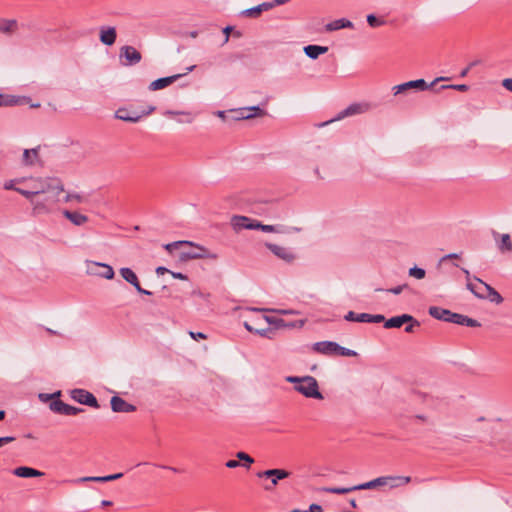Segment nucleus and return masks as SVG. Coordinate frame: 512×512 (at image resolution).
<instances>
[{
	"mask_svg": "<svg viewBox=\"0 0 512 512\" xmlns=\"http://www.w3.org/2000/svg\"><path fill=\"white\" fill-rule=\"evenodd\" d=\"M179 247H188L189 249L181 252L180 258L182 260L189 259H217L218 255L215 252L210 251L206 247L196 244L191 241H176L165 245V249L171 252L173 249Z\"/></svg>",
	"mask_w": 512,
	"mask_h": 512,
	"instance_id": "obj_1",
	"label": "nucleus"
},
{
	"mask_svg": "<svg viewBox=\"0 0 512 512\" xmlns=\"http://www.w3.org/2000/svg\"><path fill=\"white\" fill-rule=\"evenodd\" d=\"M285 380L294 385V390L306 398L322 400L324 397L319 390L317 380L312 376H287Z\"/></svg>",
	"mask_w": 512,
	"mask_h": 512,
	"instance_id": "obj_2",
	"label": "nucleus"
},
{
	"mask_svg": "<svg viewBox=\"0 0 512 512\" xmlns=\"http://www.w3.org/2000/svg\"><path fill=\"white\" fill-rule=\"evenodd\" d=\"M36 215L46 214L57 209V202L51 194H25Z\"/></svg>",
	"mask_w": 512,
	"mask_h": 512,
	"instance_id": "obj_3",
	"label": "nucleus"
},
{
	"mask_svg": "<svg viewBox=\"0 0 512 512\" xmlns=\"http://www.w3.org/2000/svg\"><path fill=\"white\" fill-rule=\"evenodd\" d=\"M269 317L264 315H254L250 319L245 320L243 325L249 332L256 333L261 337L271 339L273 336V330L269 328Z\"/></svg>",
	"mask_w": 512,
	"mask_h": 512,
	"instance_id": "obj_4",
	"label": "nucleus"
},
{
	"mask_svg": "<svg viewBox=\"0 0 512 512\" xmlns=\"http://www.w3.org/2000/svg\"><path fill=\"white\" fill-rule=\"evenodd\" d=\"M86 273L92 276H98L107 280L114 278L115 272L112 266L106 263L86 260Z\"/></svg>",
	"mask_w": 512,
	"mask_h": 512,
	"instance_id": "obj_5",
	"label": "nucleus"
},
{
	"mask_svg": "<svg viewBox=\"0 0 512 512\" xmlns=\"http://www.w3.org/2000/svg\"><path fill=\"white\" fill-rule=\"evenodd\" d=\"M377 486L388 487L389 489H396L411 482L409 476H380L376 478Z\"/></svg>",
	"mask_w": 512,
	"mask_h": 512,
	"instance_id": "obj_6",
	"label": "nucleus"
},
{
	"mask_svg": "<svg viewBox=\"0 0 512 512\" xmlns=\"http://www.w3.org/2000/svg\"><path fill=\"white\" fill-rule=\"evenodd\" d=\"M428 88L429 86L424 79H417L393 86L392 92L394 96H397L399 94H404L412 89L424 91Z\"/></svg>",
	"mask_w": 512,
	"mask_h": 512,
	"instance_id": "obj_7",
	"label": "nucleus"
},
{
	"mask_svg": "<svg viewBox=\"0 0 512 512\" xmlns=\"http://www.w3.org/2000/svg\"><path fill=\"white\" fill-rule=\"evenodd\" d=\"M120 59L125 66H131L139 63L142 59L141 53L133 46H123L120 49Z\"/></svg>",
	"mask_w": 512,
	"mask_h": 512,
	"instance_id": "obj_8",
	"label": "nucleus"
},
{
	"mask_svg": "<svg viewBox=\"0 0 512 512\" xmlns=\"http://www.w3.org/2000/svg\"><path fill=\"white\" fill-rule=\"evenodd\" d=\"M266 247L280 260L284 261L285 263L291 264L296 259V254L293 252L292 249L280 246L277 244L267 243Z\"/></svg>",
	"mask_w": 512,
	"mask_h": 512,
	"instance_id": "obj_9",
	"label": "nucleus"
},
{
	"mask_svg": "<svg viewBox=\"0 0 512 512\" xmlns=\"http://www.w3.org/2000/svg\"><path fill=\"white\" fill-rule=\"evenodd\" d=\"M154 109V107L150 106L148 110L139 113L136 111H130L127 108H120L116 111V117L120 120L134 123L139 121L143 116L151 114Z\"/></svg>",
	"mask_w": 512,
	"mask_h": 512,
	"instance_id": "obj_10",
	"label": "nucleus"
},
{
	"mask_svg": "<svg viewBox=\"0 0 512 512\" xmlns=\"http://www.w3.org/2000/svg\"><path fill=\"white\" fill-rule=\"evenodd\" d=\"M291 475V472L284 469H269L262 472L257 473L258 478H267L270 479L272 487L278 485L279 481L288 478Z\"/></svg>",
	"mask_w": 512,
	"mask_h": 512,
	"instance_id": "obj_11",
	"label": "nucleus"
},
{
	"mask_svg": "<svg viewBox=\"0 0 512 512\" xmlns=\"http://www.w3.org/2000/svg\"><path fill=\"white\" fill-rule=\"evenodd\" d=\"M231 226L235 232L243 229L255 230L258 228V221L251 220L246 216L235 215L231 218Z\"/></svg>",
	"mask_w": 512,
	"mask_h": 512,
	"instance_id": "obj_12",
	"label": "nucleus"
},
{
	"mask_svg": "<svg viewBox=\"0 0 512 512\" xmlns=\"http://www.w3.org/2000/svg\"><path fill=\"white\" fill-rule=\"evenodd\" d=\"M71 397L80 404L98 408L96 397L86 390L75 389L71 392Z\"/></svg>",
	"mask_w": 512,
	"mask_h": 512,
	"instance_id": "obj_13",
	"label": "nucleus"
},
{
	"mask_svg": "<svg viewBox=\"0 0 512 512\" xmlns=\"http://www.w3.org/2000/svg\"><path fill=\"white\" fill-rule=\"evenodd\" d=\"M49 407L53 412L61 415H77L83 411V409L66 404L61 400H53Z\"/></svg>",
	"mask_w": 512,
	"mask_h": 512,
	"instance_id": "obj_14",
	"label": "nucleus"
},
{
	"mask_svg": "<svg viewBox=\"0 0 512 512\" xmlns=\"http://www.w3.org/2000/svg\"><path fill=\"white\" fill-rule=\"evenodd\" d=\"M368 108H369V106L367 104H359V103L351 104L346 109L341 111L336 118H334V119H332L330 121L324 122V123L320 124L319 126L322 127V126H325L328 123H331V122L336 121V120H340V119L345 118L347 116H352V115H355V114L363 113V112L367 111Z\"/></svg>",
	"mask_w": 512,
	"mask_h": 512,
	"instance_id": "obj_15",
	"label": "nucleus"
},
{
	"mask_svg": "<svg viewBox=\"0 0 512 512\" xmlns=\"http://www.w3.org/2000/svg\"><path fill=\"white\" fill-rule=\"evenodd\" d=\"M41 183V190L39 192H63L64 185L61 179L57 177H47L39 181Z\"/></svg>",
	"mask_w": 512,
	"mask_h": 512,
	"instance_id": "obj_16",
	"label": "nucleus"
},
{
	"mask_svg": "<svg viewBox=\"0 0 512 512\" xmlns=\"http://www.w3.org/2000/svg\"><path fill=\"white\" fill-rule=\"evenodd\" d=\"M111 409L117 413H130L136 410V407L119 396H113L110 401Z\"/></svg>",
	"mask_w": 512,
	"mask_h": 512,
	"instance_id": "obj_17",
	"label": "nucleus"
},
{
	"mask_svg": "<svg viewBox=\"0 0 512 512\" xmlns=\"http://www.w3.org/2000/svg\"><path fill=\"white\" fill-rule=\"evenodd\" d=\"M467 288L478 298H485L486 292L490 289V285L483 282L478 278H474L473 281H468Z\"/></svg>",
	"mask_w": 512,
	"mask_h": 512,
	"instance_id": "obj_18",
	"label": "nucleus"
},
{
	"mask_svg": "<svg viewBox=\"0 0 512 512\" xmlns=\"http://www.w3.org/2000/svg\"><path fill=\"white\" fill-rule=\"evenodd\" d=\"M337 344L333 341H320L313 344V350L327 356L336 355Z\"/></svg>",
	"mask_w": 512,
	"mask_h": 512,
	"instance_id": "obj_19",
	"label": "nucleus"
},
{
	"mask_svg": "<svg viewBox=\"0 0 512 512\" xmlns=\"http://www.w3.org/2000/svg\"><path fill=\"white\" fill-rule=\"evenodd\" d=\"M496 245L501 253L512 252V241L509 234L493 233Z\"/></svg>",
	"mask_w": 512,
	"mask_h": 512,
	"instance_id": "obj_20",
	"label": "nucleus"
},
{
	"mask_svg": "<svg viewBox=\"0 0 512 512\" xmlns=\"http://www.w3.org/2000/svg\"><path fill=\"white\" fill-rule=\"evenodd\" d=\"M408 321H413V316L409 314H402L398 316H394L389 318L384 322V327L387 329L391 328H400L404 324L408 323Z\"/></svg>",
	"mask_w": 512,
	"mask_h": 512,
	"instance_id": "obj_21",
	"label": "nucleus"
},
{
	"mask_svg": "<svg viewBox=\"0 0 512 512\" xmlns=\"http://www.w3.org/2000/svg\"><path fill=\"white\" fill-rule=\"evenodd\" d=\"M12 473L20 478H33L44 476V472L28 466L17 467L13 470Z\"/></svg>",
	"mask_w": 512,
	"mask_h": 512,
	"instance_id": "obj_22",
	"label": "nucleus"
},
{
	"mask_svg": "<svg viewBox=\"0 0 512 512\" xmlns=\"http://www.w3.org/2000/svg\"><path fill=\"white\" fill-rule=\"evenodd\" d=\"M429 315L432 316L435 319L443 320L446 322L451 323V318L453 316V312L450 310L438 307V306H431L429 308Z\"/></svg>",
	"mask_w": 512,
	"mask_h": 512,
	"instance_id": "obj_23",
	"label": "nucleus"
},
{
	"mask_svg": "<svg viewBox=\"0 0 512 512\" xmlns=\"http://www.w3.org/2000/svg\"><path fill=\"white\" fill-rule=\"evenodd\" d=\"M116 30L114 27H102L100 29V41L108 46H111L116 41Z\"/></svg>",
	"mask_w": 512,
	"mask_h": 512,
	"instance_id": "obj_24",
	"label": "nucleus"
},
{
	"mask_svg": "<svg viewBox=\"0 0 512 512\" xmlns=\"http://www.w3.org/2000/svg\"><path fill=\"white\" fill-rule=\"evenodd\" d=\"M22 161L27 166H33L40 163L39 147L33 149H25Z\"/></svg>",
	"mask_w": 512,
	"mask_h": 512,
	"instance_id": "obj_25",
	"label": "nucleus"
},
{
	"mask_svg": "<svg viewBox=\"0 0 512 512\" xmlns=\"http://www.w3.org/2000/svg\"><path fill=\"white\" fill-rule=\"evenodd\" d=\"M305 323H306L305 319H301V320L295 321L293 323H286L282 319H276V318H270V317H269V322H268L269 325H274L276 328H281V327L302 328L305 325Z\"/></svg>",
	"mask_w": 512,
	"mask_h": 512,
	"instance_id": "obj_26",
	"label": "nucleus"
},
{
	"mask_svg": "<svg viewBox=\"0 0 512 512\" xmlns=\"http://www.w3.org/2000/svg\"><path fill=\"white\" fill-rule=\"evenodd\" d=\"M451 323H455V324L463 325V326H467V327H478L480 325L476 320L469 318L465 315L458 314V313H453V316L451 318Z\"/></svg>",
	"mask_w": 512,
	"mask_h": 512,
	"instance_id": "obj_27",
	"label": "nucleus"
},
{
	"mask_svg": "<svg viewBox=\"0 0 512 512\" xmlns=\"http://www.w3.org/2000/svg\"><path fill=\"white\" fill-rule=\"evenodd\" d=\"M63 214L68 220H70L76 226L84 225L88 220V218L85 215L78 213L76 211L64 210Z\"/></svg>",
	"mask_w": 512,
	"mask_h": 512,
	"instance_id": "obj_28",
	"label": "nucleus"
},
{
	"mask_svg": "<svg viewBox=\"0 0 512 512\" xmlns=\"http://www.w3.org/2000/svg\"><path fill=\"white\" fill-rule=\"evenodd\" d=\"M263 232L267 233H290L292 231H299L297 228H285L283 226H275V225H264L258 222V228Z\"/></svg>",
	"mask_w": 512,
	"mask_h": 512,
	"instance_id": "obj_29",
	"label": "nucleus"
},
{
	"mask_svg": "<svg viewBox=\"0 0 512 512\" xmlns=\"http://www.w3.org/2000/svg\"><path fill=\"white\" fill-rule=\"evenodd\" d=\"M179 77H180V75H174V76L159 78L150 84V89L154 90V91L163 89V88L169 86L170 84H172Z\"/></svg>",
	"mask_w": 512,
	"mask_h": 512,
	"instance_id": "obj_30",
	"label": "nucleus"
},
{
	"mask_svg": "<svg viewBox=\"0 0 512 512\" xmlns=\"http://www.w3.org/2000/svg\"><path fill=\"white\" fill-rule=\"evenodd\" d=\"M120 275L122 276V278L127 281L128 283H130L131 285H133L134 287H138V277L137 275L134 273V271L130 268H127V267H123L120 269Z\"/></svg>",
	"mask_w": 512,
	"mask_h": 512,
	"instance_id": "obj_31",
	"label": "nucleus"
},
{
	"mask_svg": "<svg viewBox=\"0 0 512 512\" xmlns=\"http://www.w3.org/2000/svg\"><path fill=\"white\" fill-rule=\"evenodd\" d=\"M18 28V23L14 19H2L0 18V32L2 33H14Z\"/></svg>",
	"mask_w": 512,
	"mask_h": 512,
	"instance_id": "obj_32",
	"label": "nucleus"
},
{
	"mask_svg": "<svg viewBox=\"0 0 512 512\" xmlns=\"http://www.w3.org/2000/svg\"><path fill=\"white\" fill-rule=\"evenodd\" d=\"M306 55L312 59H316L319 55L324 54L328 51L325 46L308 45L304 48Z\"/></svg>",
	"mask_w": 512,
	"mask_h": 512,
	"instance_id": "obj_33",
	"label": "nucleus"
},
{
	"mask_svg": "<svg viewBox=\"0 0 512 512\" xmlns=\"http://www.w3.org/2000/svg\"><path fill=\"white\" fill-rule=\"evenodd\" d=\"M353 26L352 22L346 19H338L326 25V30L335 31L342 28H351Z\"/></svg>",
	"mask_w": 512,
	"mask_h": 512,
	"instance_id": "obj_34",
	"label": "nucleus"
},
{
	"mask_svg": "<svg viewBox=\"0 0 512 512\" xmlns=\"http://www.w3.org/2000/svg\"><path fill=\"white\" fill-rule=\"evenodd\" d=\"M344 319L346 321L360 322V323H368L369 313H360L356 314L353 311H349Z\"/></svg>",
	"mask_w": 512,
	"mask_h": 512,
	"instance_id": "obj_35",
	"label": "nucleus"
},
{
	"mask_svg": "<svg viewBox=\"0 0 512 512\" xmlns=\"http://www.w3.org/2000/svg\"><path fill=\"white\" fill-rule=\"evenodd\" d=\"M25 180L24 179H13V180H8L4 183V189L5 190H14L15 192H27L26 190L24 189H21V188H18L16 187L17 184L21 183V182H24Z\"/></svg>",
	"mask_w": 512,
	"mask_h": 512,
	"instance_id": "obj_36",
	"label": "nucleus"
},
{
	"mask_svg": "<svg viewBox=\"0 0 512 512\" xmlns=\"http://www.w3.org/2000/svg\"><path fill=\"white\" fill-rule=\"evenodd\" d=\"M485 298H488L491 302L496 304H500L503 302L502 296L491 286L490 289H488V291L486 292Z\"/></svg>",
	"mask_w": 512,
	"mask_h": 512,
	"instance_id": "obj_37",
	"label": "nucleus"
},
{
	"mask_svg": "<svg viewBox=\"0 0 512 512\" xmlns=\"http://www.w3.org/2000/svg\"><path fill=\"white\" fill-rule=\"evenodd\" d=\"M408 275L410 277H413V278L417 279V280H421V279L425 278L426 271L423 268L414 266V267H411L409 269Z\"/></svg>",
	"mask_w": 512,
	"mask_h": 512,
	"instance_id": "obj_38",
	"label": "nucleus"
},
{
	"mask_svg": "<svg viewBox=\"0 0 512 512\" xmlns=\"http://www.w3.org/2000/svg\"><path fill=\"white\" fill-rule=\"evenodd\" d=\"M323 490L332 494H347L354 491L353 487H327Z\"/></svg>",
	"mask_w": 512,
	"mask_h": 512,
	"instance_id": "obj_39",
	"label": "nucleus"
},
{
	"mask_svg": "<svg viewBox=\"0 0 512 512\" xmlns=\"http://www.w3.org/2000/svg\"><path fill=\"white\" fill-rule=\"evenodd\" d=\"M236 457L240 461H243V466H245L246 468H249L250 465L254 463V459L245 452H237Z\"/></svg>",
	"mask_w": 512,
	"mask_h": 512,
	"instance_id": "obj_40",
	"label": "nucleus"
},
{
	"mask_svg": "<svg viewBox=\"0 0 512 512\" xmlns=\"http://www.w3.org/2000/svg\"><path fill=\"white\" fill-rule=\"evenodd\" d=\"M378 488L376 478L373 480H370L368 482L353 486L354 491L356 490H367V489H374Z\"/></svg>",
	"mask_w": 512,
	"mask_h": 512,
	"instance_id": "obj_41",
	"label": "nucleus"
},
{
	"mask_svg": "<svg viewBox=\"0 0 512 512\" xmlns=\"http://www.w3.org/2000/svg\"><path fill=\"white\" fill-rule=\"evenodd\" d=\"M336 355L347 356V357H354V356L357 355V352L354 351V350L342 347L339 344H337Z\"/></svg>",
	"mask_w": 512,
	"mask_h": 512,
	"instance_id": "obj_42",
	"label": "nucleus"
},
{
	"mask_svg": "<svg viewBox=\"0 0 512 512\" xmlns=\"http://www.w3.org/2000/svg\"><path fill=\"white\" fill-rule=\"evenodd\" d=\"M75 483L82 482H104L103 476H85L74 480Z\"/></svg>",
	"mask_w": 512,
	"mask_h": 512,
	"instance_id": "obj_43",
	"label": "nucleus"
},
{
	"mask_svg": "<svg viewBox=\"0 0 512 512\" xmlns=\"http://www.w3.org/2000/svg\"><path fill=\"white\" fill-rule=\"evenodd\" d=\"M459 257H460V255L457 253H451V254L444 255L443 257L440 258V260L438 262V266L448 262L449 260L458 259Z\"/></svg>",
	"mask_w": 512,
	"mask_h": 512,
	"instance_id": "obj_44",
	"label": "nucleus"
},
{
	"mask_svg": "<svg viewBox=\"0 0 512 512\" xmlns=\"http://www.w3.org/2000/svg\"><path fill=\"white\" fill-rule=\"evenodd\" d=\"M367 22L371 27H377L381 25L383 22L380 21L376 16L373 14H370L367 16Z\"/></svg>",
	"mask_w": 512,
	"mask_h": 512,
	"instance_id": "obj_45",
	"label": "nucleus"
},
{
	"mask_svg": "<svg viewBox=\"0 0 512 512\" xmlns=\"http://www.w3.org/2000/svg\"><path fill=\"white\" fill-rule=\"evenodd\" d=\"M385 321V317L381 314H375V315H372V314H369V319H368V323H380V322H383Z\"/></svg>",
	"mask_w": 512,
	"mask_h": 512,
	"instance_id": "obj_46",
	"label": "nucleus"
},
{
	"mask_svg": "<svg viewBox=\"0 0 512 512\" xmlns=\"http://www.w3.org/2000/svg\"><path fill=\"white\" fill-rule=\"evenodd\" d=\"M407 324L408 325L405 327V331L408 332V333L413 332L415 327L420 326L419 321H417L414 317H413V321H408Z\"/></svg>",
	"mask_w": 512,
	"mask_h": 512,
	"instance_id": "obj_47",
	"label": "nucleus"
},
{
	"mask_svg": "<svg viewBox=\"0 0 512 512\" xmlns=\"http://www.w3.org/2000/svg\"><path fill=\"white\" fill-rule=\"evenodd\" d=\"M261 12L262 11H261V9H260V7L258 5V6L254 7V8L246 10L245 14L247 16H250V17H257Z\"/></svg>",
	"mask_w": 512,
	"mask_h": 512,
	"instance_id": "obj_48",
	"label": "nucleus"
},
{
	"mask_svg": "<svg viewBox=\"0 0 512 512\" xmlns=\"http://www.w3.org/2000/svg\"><path fill=\"white\" fill-rule=\"evenodd\" d=\"M407 287V285H399L397 287H394V288H391L389 290H387L388 292L392 293V294H395V295H398L400 293H402V291Z\"/></svg>",
	"mask_w": 512,
	"mask_h": 512,
	"instance_id": "obj_49",
	"label": "nucleus"
},
{
	"mask_svg": "<svg viewBox=\"0 0 512 512\" xmlns=\"http://www.w3.org/2000/svg\"><path fill=\"white\" fill-rule=\"evenodd\" d=\"M122 476H123L122 473H116V474H112V475L103 476V479H104V482H108V481L119 479Z\"/></svg>",
	"mask_w": 512,
	"mask_h": 512,
	"instance_id": "obj_50",
	"label": "nucleus"
},
{
	"mask_svg": "<svg viewBox=\"0 0 512 512\" xmlns=\"http://www.w3.org/2000/svg\"><path fill=\"white\" fill-rule=\"evenodd\" d=\"M274 312L281 314V315H288V314H299L298 311L295 310H287V309H276L273 310Z\"/></svg>",
	"mask_w": 512,
	"mask_h": 512,
	"instance_id": "obj_51",
	"label": "nucleus"
},
{
	"mask_svg": "<svg viewBox=\"0 0 512 512\" xmlns=\"http://www.w3.org/2000/svg\"><path fill=\"white\" fill-rule=\"evenodd\" d=\"M14 440H15V437H13V436L0 437V447H2L4 444L13 442Z\"/></svg>",
	"mask_w": 512,
	"mask_h": 512,
	"instance_id": "obj_52",
	"label": "nucleus"
},
{
	"mask_svg": "<svg viewBox=\"0 0 512 512\" xmlns=\"http://www.w3.org/2000/svg\"><path fill=\"white\" fill-rule=\"evenodd\" d=\"M239 465L240 463L237 460H228L225 464V466L230 469L237 468Z\"/></svg>",
	"mask_w": 512,
	"mask_h": 512,
	"instance_id": "obj_53",
	"label": "nucleus"
},
{
	"mask_svg": "<svg viewBox=\"0 0 512 512\" xmlns=\"http://www.w3.org/2000/svg\"><path fill=\"white\" fill-rule=\"evenodd\" d=\"M322 506L318 504H311L308 510H305V512H321Z\"/></svg>",
	"mask_w": 512,
	"mask_h": 512,
	"instance_id": "obj_54",
	"label": "nucleus"
},
{
	"mask_svg": "<svg viewBox=\"0 0 512 512\" xmlns=\"http://www.w3.org/2000/svg\"><path fill=\"white\" fill-rule=\"evenodd\" d=\"M172 277L179 280H187V276L181 272H170Z\"/></svg>",
	"mask_w": 512,
	"mask_h": 512,
	"instance_id": "obj_55",
	"label": "nucleus"
},
{
	"mask_svg": "<svg viewBox=\"0 0 512 512\" xmlns=\"http://www.w3.org/2000/svg\"><path fill=\"white\" fill-rule=\"evenodd\" d=\"M502 85L508 90V91H511L512 92V79L511 78H507V79H504L503 82H502Z\"/></svg>",
	"mask_w": 512,
	"mask_h": 512,
	"instance_id": "obj_56",
	"label": "nucleus"
},
{
	"mask_svg": "<svg viewBox=\"0 0 512 512\" xmlns=\"http://www.w3.org/2000/svg\"><path fill=\"white\" fill-rule=\"evenodd\" d=\"M259 7H260L261 11H267L274 7V3L265 2V3L260 4Z\"/></svg>",
	"mask_w": 512,
	"mask_h": 512,
	"instance_id": "obj_57",
	"label": "nucleus"
},
{
	"mask_svg": "<svg viewBox=\"0 0 512 512\" xmlns=\"http://www.w3.org/2000/svg\"><path fill=\"white\" fill-rule=\"evenodd\" d=\"M189 334H190V336H191L193 339H205V338H206V335H205V334H203L202 332H197V333H195V332H192V331H191Z\"/></svg>",
	"mask_w": 512,
	"mask_h": 512,
	"instance_id": "obj_58",
	"label": "nucleus"
},
{
	"mask_svg": "<svg viewBox=\"0 0 512 512\" xmlns=\"http://www.w3.org/2000/svg\"><path fill=\"white\" fill-rule=\"evenodd\" d=\"M11 104H12L11 100H8L5 96L0 94V106H8Z\"/></svg>",
	"mask_w": 512,
	"mask_h": 512,
	"instance_id": "obj_59",
	"label": "nucleus"
},
{
	"mask_svg": "<svg viewBox=\"0 0 512 512\" xmlns=\"http://www.w3.org/2000/svg\"><path fill=\"white\" fill-rule=\"evenodd\" d=\"M232 31V27L231 26H227L223 29V32L225 34V39H224V43H227L229 41V36H230V32Z\"/></svg>",
	"mask_w": 512,
	"mask_h": 512,
	"instance_id": "obj_60",
	"label": "nucleus"
},
{
	"mask_svg": "<svg viewBox=\"0 0 512 512\" xmlns=\"http://www.w3.org/2000/svg\"><path fill=\"white\" fill-rule=\"evenodd\" d=\"M451 88H455L459 91H466L468 89V87L464 84H461V85H451L450 86Z\"/></svg>",
	"mask_w": 512,
	"mask_h": 512,
	"instance_id": "obj_61",
	"label": "nucleus"
},
{
	"mask_svg": "<svg viewBox=\"0 0 512 512\" xmlns=\"http://www.w3.org/2000/svg\"><path fill=\"white\" fill-rule=\"evenodd\" d=\"M135 289H136L139 293H141V294H145V295H150V294H151V292H150V291H148V290H145V289L141 288V286H140V284H139V283H138V287H135Z\"/></svg>",
	"mask_w": 512,
	"mask_h": 512,
	"instance_id": "obj_62",
	"label": "nucleus"
},
{
	"mask_svg": "<svg viewBox=\"0 0 512 512\" xmlns=\"http://www.w3.org/2000/svg\"><path fill=\"white\" fill-rule=\"evenodd\" d=\"M156 272H157L158 274H163V273H165V272H170V271H169L167 268H165V267H158V268L156 269Z\"/></svg>",
	"mask_w": 512,
	"mask_h": 512,
	"instance_id": "obj_63",
	"label": "nucleus"
},
{
	"mask_svg": "<svg viewBox=\"0 0 512 512\" xmlns=\"http://www.w3.org/2000/svg\"><path fill=\"white\" fill-rule=\"evenodd\" d=\"M287 1L288 0H274L273 3H274V6H275V5H282V4L286 3Z\"/></svg>",
	"mask_w": 512,
	"mask_h": 512,
	"instance_id": "obj_64",
	"label": "nucleus"
}]
</instances>
